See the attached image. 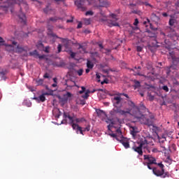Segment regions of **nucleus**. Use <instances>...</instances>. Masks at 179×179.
Segmentation results:
<instances>
[{
  "mask_svg": "<svg viewBox=\"0 0 179 179\" xmlns=\"http://www.w3.org/2000/svg\"><path fill=\"white\" fill-rule=\"evenodd\" d=\"M70 52H71L70 55H71V58H75V57L76 56V53L72 52V50L70 51Z\"/></svg>",
  "mask_w": 179,
  "mask_h": 179,
  "instance_id": "53",
  "label": "nucleus"
},
{
  "mask_svg": "<svg viewBox=\"0 0 179 179\" xmlns=\"http://www.w3.org/2000/svg\"><path fill=\"white\" fill-rule=\"evenodd\" d=\"M97 114H98L99 115H101V114H104V110H99L97 111Z\"/></svg>",
  "mask_w": 179,
  "mask_h": 179,
  "instance_id": "57",
  "label": "nucleus"
},
{
  "mask_svg": "<svg viewBox=\"0 0 179 179\" xmlns=\"http://www.w3.org/2000/svg\"><path fill=\"white\" fill-rule=\"evenodd\" d=\"M17 3L20 8V13L17 15V16L20 22L22 23H24V24H26V20H27L26 14L23 13V12L22 11V8H24L25 9H27L28 8L27 2H26V1L24 0H20Z\"/></svg>",
  "mask_w": 179,
  "mask_h": 179,
  "instance_id": "3",
  "label": "nucleus"
},
{
  "mask_svg": "<svg viewBox=\"0 0 179 179\" xmlns=\"http://www.w3.org/2000/svg\"><path fill=\"white\" fill-rule=\"evenodd\" d=\"M86 122V119H85V117L75 119V122H76V124H80V122Z\"/></svg>",
  "mask_w": 179,
  "mask_h": 179,
  "instance_id": "25",
  "label": "nucleus"
},
{
  "mask_svg": "<svg viewBox=\"0 0 179 179\" xmlns=\"http://www.w3.org/2000/svg\"><path fill=\"white\" fill-rule=\"evenodd\" d=\"M80 128H81V131L80 130H76V129H73L74 131H76V134H79V132H80V134H81V135H85L84 134H83V132H86V127H85V128H83L82 127H80Z\"/></svg>",
  "mask_w": 179,
  "mask_h": 179,
  "instance_id": "27",
  "label": "nucleus"
},
{
  "mask_svg": "<svg viewBox=\"0 0 179 179\" xmlns=\"http://www.w3.org/2000/svg\"><path fill=\"white\" fill-rule=\"evenodd\" d=\"M171 18L169 19V24L171 27H176V24H177V20L173 15H170Z\"/></svg>",
  "mask_w": 179,
  "mask_h": 179,
  "instance_id": "14",
  "label": "nucleus"
},
{
  "mask_svg": "<svg viewBox=\"0 0 179 179\" xmlns=\"http://www.w3.org/2000/svg\"><path fill=\"white\" fill-rule=\"evenodd\" d=\"M107 124H109V122H110V124L108 125V129L110 131V128L113 127V128H117L115 127V121L113 120H110L108 119V120H106Z\"/></svg>",
  "mask_w": 179,
  "mask_h": 179,
  "instance_id": "20",
  "label": "nucleus"
},
{
  "mask_svg": "<svg viewBox=\"0 0 179 179\" xmlns=\"http://www.w3.org/2000/svg\"><path fill=\"white\" fill-rule=\"evenodd\" d=\"M52 114L55 118H59V117H61L62 115L61 110H59V109H58V108L55 109L52 111Z\"/></svg>",
  "mask_w": 179,
  "mask_h": 179,
  "instance_id": "18",
  "label": "nucleus"
},
{
  "mask_svg": "<svg viewBox=\"0 0 179 179\" xmlns=\"http://www.w3.org/2000/svg\"><path fill=\"white\" fill-rule=\"evenodd\" d=\"M94 92H97V90H93L91 92H90V90H87L85 92V94L82 95V98L87 100V99L89 98V94H90V93H94Z\"/></svg>",
  "mask_w": 179,
  "mask_h": 179,
  "instance_id": "19",
  "label": "nucleus"
},
{
  "mask_svg": "<svg viewBox=\"0 0 179 179\" xmlns=\"http://www.w3.org/2000/svg\"><path fill=\"white\" fill-rule=\"evenodd\" d=\"M148 97L150 101H153V100H155V96L152 95L150 92H148Z\"/></svg>",
  "mask_w": 179,
  "mask_h": 179,
  "instance_id": "30",
  "label": "nucleus"
},
{
  "mask_svg": "<svg viewBox=\"0 0 179 179\" xmlns=\"http://www.w3.org/2000/svg\"><path fill=\"white\" fill-rule=\"evenodd\" d=\"M141 69H142V68H141V66H138V67H137V71H136L135 75H137L138 76H143V75H142V74L141 73Z\"/></svg>",
  "mask_w": 179,
  "mask_h": 179,
  "instance_id": "31",
  "label": "nucleus"
},
{
  "mask_svg": "<svg viewBox=\"0 0 179 179\" xmlns=\"http://www.w3.org/2000/svg\"><path fill=\"white\" fill-rule=\"evenodd\" d=\"M171 68H172L173 69H176V67H174V66H171L170 68L166 70V75H170V72H171V71L170 70Z\"/></svg>",
  "mask_w": 179,
  "mask_h": 179,
  "instance_id": "42",
  "label": "nucleus"
},
{
  "mask_svg": "<svg viewBox=\"0 0 179 179\" xmlns=\"http://www.w3.org/2000/svg\"><path fill=\"white\" fill-rule=\"evenodd\" d=\"M36 83H37L38 86H41V85H43V83H44V80H43V79L36 80Z\"/></svg>",
  "mask_w": 179,
  "mask_h": 179,
  "instance_id": "39",
  "label": "nucleus"
},
{
  "mask_svg": "<svg viewBox=\"0 0 179 179\" xmlns=\"http://www.w3.org/2000/svg\"><path fill=\"white\" fill-rule=\"evenodd\" d=\"M93 15H94V13L92 10H89L85 13V16H93Z\"/></svg>",
  "mask_w": 179,
  "mask_h": 179,
  "instance_id": "40",
  "label": "nucleus"
},
{
  "mask_svg": "<svg viewBox=\"0 0 179 179\" xmlns=\"http://www.w3.org/2000/svg\"><path fill=\"white\" fill-rule=\"evenodd\" d=\"M136 129H138V128H136V127H131V135H132V136H134V138H135V136H136V134H138V131H136Z\"/></svg>",
  "mask_w": 179,
  "mask_h": 179,
  "instance_id": "22",
  "label": "nucleus"
},
{
  "mask_svg": "<svg viewBox=\"0 0 179 179\" xmlns=\"http://www.w3.org/2000/svg\"><path fill=\"white\" fill-rule=\"evenodd\" d=\"M128 106H129L131 108H128L127 111L121 109H116L115 111V113H117V114H120V115H127V114H130V115L137 118L141 124H143L144 125H152L151 121L148 120L145 117H142V115L141 114V112H139V108H138V106L135 105L134 101L129 100Z\"/></svg>",
  "mask_w": 179,
  "mask_h": 179,
  "instance_id": "1",
  "label": "nucleus"
},
{
  "mask_svg": "<svg viewBox=\"0 0 179 179\" xmlns=\"http://www.w3.org/2000/svg\"><path fill=\"white\" fill-rule=\"evenodd\" d=\"M110 16L113 17V19H115L117 20V15L115 14L112 13Z\"/></svg>",
  "mask_w": 179,
  "mask_h": 179,
  "instance_id": "62",
  "label": "nucleus"
},
{
  "mask_svg": "<svg viewBox=\"0 0 179 179\" xmlns=\"http://www.w3.org/2000/svg\"><path fill=\"white\" fill-rule=\"evenodd\" d=\"M50 36L52 37H55L56 38H58V36H57V34H54V33H50Z\"/></svg>",
  "mask_w": 179,
  "mask_h": 179,
  "instance_id": "61",
  "label": "nucleus"
},
{
  "mask_svg": "<svg viewBox=\"0 0 179 179\" xmlns=\"http://www.w3.org/2000/svg\"><path fill=\"white\" fill-rule=\"evenodd\" d=\"M108 26L109 27H120V24H118V22H114L113 20H110V22H108Z\"/></svg>",
  "mask_w": 179,
  "mask_h": 179,
  "instance_id": "23",
  "label": "nucleus"
},
{
  "mask_svg": "<svg viewBox=\"0 0 179 179\" xmlns=\"http://www.w3.org/2000/svg\"><path fill=\"white\" fill-rule=\"evenodd\" d=\"M142 50H143V48H142V46L136 47V51H138V52H141Z\"/></svg>",
  "mask_w": 179,
  "mask_h": 179,
  "instance_id": "48",
  "label": "nucleus"
},
{
  "mask_svg": "<svg viewBox=\"0 0 179 179\" xmlns=\"http://www.w3.org/2000/svg\"><path fill=\"white\" fill-rule=\"evenodd\" d=\"M29 55L31 57H38V52H37V50H35L32 52H30Z\"/></svg>",
  "mask_w": 179,
  "mask_h": 179,
  "instance_id": "28",
  "label": "nucleus"
},
{
  "mask_svg": "<svg viewBox=\"0 0 179 179\" xmlns=\"http://www.w3.org/2000/svg\"><path fill=\"white\" fill-rule=\"evenodd\" d=\"M116 135L119 137L121 138L122 136V131H121V127H118L116 131Z\"/></svg>",
  "mask_w": 179,
  "mask_h": 179,
  "instance_id": "26",
  "label": "nucleus"
},
{
  "mask_svg": "<svg viewBox=\"0 0 179 179\" xmlns=\"http://www.w3.org/2000/svg\"><path fill=\"white\" fill-rule=\"evenodd\" d=\"M143 149L139 144L138 146L136 145H134L132 147V150H134V152H136L139 155V156H143V151L142 150Z\"/></svg>",
  "mask_w": 179,
  "mask_h": 179,
  "instance_id": "12",
  "label": "nucleus"
},
{
  "mask_svg": "<svg viewBox=\"0 0 179 179\" xmlns=\"http://www.w3.org/2000/svg\"><path fill=\"white\" fill-rule=\"evenodd\" d=\"M160 147L162 148V149L164 152V150H166V147H164L162 144H160Z\"/></svg>",
  "mask_w": 179,
  "mask_h": 179,
  "instance_id": "64",
  "label": "nucleus"
},
{
  "mask_svg": "<svg viewBox=\"0 0 179 179\" xmlns=\"http://www.w3.org/2000/svg\"><path fill=\"white\" fill-rule=\"evenodd\" d=\"M119 142H120V143L123 145L125 149H129V141H128V139H127V138H124V136H122L120 137Z\"/></svg>",
  "mask_w": 179,
  "mask_h": 179,
  "instance_id": "10",
  "label": "nucleus"
},
{
  "mask_svg": "<svg viewBox=\"0 0 179 179\" xmlns=\"http://www.w3.org/2000/svg\"><path fill=\"white\" fill-rule=\"evenodd\" d=\"M166 163H169V164H171V159H170V157H168L166 158V160L165 161Z\"/></svg>",
  "mask_w": 179,
  "mask_h": 179,
  "instance_id": "54",
  "label": "nucleus"
},
{
  "mask_svg": "<svg viewBox=\"0 0 179 179\" xmlns=\"http://www.w3.org/2000/svg\"><path fill=\"white\" fill-rule=\"evenodd\" d=\"M90 124H88L86 127H85V130H87V132H89V131H90Z\"/></svg>",
  "mask_w": 179,
  "mask_h": 179,
  "instance_id": "60",
  "label": "nucleus"
},
{
  "mask_svg": "<svg viewBox=\"0 0 179 179\" xmlns=\"http://www.w3.org/2000/svg\"><path fill=\"white\" fill-rule=\"evenodd\" d=\"M62 20V18H61V17H50V18L49 19V20H50V22H57V20Z\"/></svg>",
  "mask_w": 179,
  "mask_h": 179,
  "instance_id": "32",
  "label": "nucleus"
},
{
  "mask_svg": "<svg viewBox=\"0 0 179 179\" xmlns=\"http://www.w3.org/2000/svg\"><path fill=\"white\" fill-rule=\"evenodd\" d=\"M57 49H58V53L59 54V52H61L62 50V45H61V44H59L57 46Z\"/></svg>",
  "mask_w": 179,
  "mask_h": 179,
  "instance_id": "51",
  "label": "nucleus"
},
{
  "mask_svg": "<svg viewBox=\"0 0 179 179\" xmlns=\"http://www.w3.org/2000/svg\"><path fill=\"white\" fill-rule=\"evenodd\" d=\"M148 33L149 34V37H156L155 33H152L150 31H148Z\"/></svg>",
  "mask_w": 179,
  "mask_h": 179,
  "instance_id": "45",
  "label": "nucleus"
},
{
  "mask_svg": "<svg viewBox=\"0 0 179 179\" xmlns=\"http://www.w3.org/2000/svg\"><path fill=\"white\" fill-rule=\"evenodd\" d=\"M78 50H82L80 52L86 53V49L82 45H79Z\"/></svg>",
  "mask_w": 179,
  "mask_h": 179,
  "instance_id": "36",
  "label": "nucleus"
},
{
  "mask_svg": "<svg viewBox=\"0 0 179 179\" xmlns=\"http://www.w3.org/2000/svg\"><path fill=\"white\" fill-rule=\"evenodd\" d=\"M137 108H138L140 114H141V118H146L148 121L152 122L151 124H145V125H148V127H152L153 125V119L155 118V116H153V115H150V119H149L148 116L143 115L142 114L143 113H146V111H149V110L146 108V106H145V105H143V103H140V107L137 106Z\"/></svg>",
  "mask_w": 179,
  "mask_h": 179,
  "instance_id": "4",
  "label": "nucleus"
},
{
  "mask_svg": "<svg viewBox=\"0 0 179 179\" xmlns=\"http://www.w3.org/2000/svg\"><path fill=\"white\" fill-rule=\"evenodd\" d=\"M50 10H52V9L50 8L49 6H46V7L45 8H43V12L44 13H48V12H50Z\"/></svg>",
  "mask_w": 179,
  "mask_h": 179,
  "instance_id": "34",
  "label": "nucleus"
},
{
  "mask_svg": "<svg viewBox=\"0 0 179 179\" xmlns=\"http://www.w3.org/2000/svg\"><path fill=\"white\" fill-rule=\"evenodd\" d=\"M115 111H117V110L113 109V110H111L110 112V115H115V114H117V113H115Z\"/></svg>",
  "mask_w": 179,
  "mask_h": 179,
  "instance_id": "52",
  "label": "nucleus"
},
{
  "mask_svg": "<svg viewBox=\"0 0 179 179\" xmlns=\"http://www.w3.org/2000/svg\"><path fill=\"white\" fill-rule=\"evenodd\" d=\"M80 104H81V106H85V104H86V101L81 100L80 102Z\"/></svg>",
  "mask_w": 179,
  "mask_h": 179,
  "instance_id": "59",
  "label": "nucleus"
},
{
  "mask_svg": "<svg viewBox=\"0 0 179 179\" xmlns=\"http://www.w3.org/2000/svg\"><path fill=\"white\" fill-rule=\"evenodd\" d=\"M82 90L79 91V94H83V93H85V92H86V87H81Z\"/></svg>",
  "mask_w": 179,
  "mask_h": 179,
  "instance_id": "47",
  "label": "nucleus"
},
{
  "mask_svg": "<svg viewBox=\"0 0 179 179\" xmlns=\"http://www.w3.org/2000/svg\"><path fill=\"white\" fill-rule=\"evenodd\" d=\"M112 138H115L117 141H120L121 137H119L116 134H110Z\"/></svg>",
  "mask_w": 179,
  "mask_h": 179,
  "instance_id": "38",
  "label": "nucleus"
},
{
  "mask_svg": "<svg viewBox=\"0 0 179 179\" xmlns=\"http://www.w3.org/2000/svg\"><path fill=\"white\" fill-rule=\"evenodd\" d=\"M77 29H82V22H79L78 26H77Z\"/></svg>",
  "mask_w": 179,
  "mask_h": 179,
  "instance_id": "63",
  "label": "nucleus"
},
{
  "mask_svg": "<svg viewBox=\"0 0 179 179\" xmlns=\"http://www.w3.org/2000/svg\"><path fill=\"white\" fill-rule=\"evenodd\" d=\"M147 166L149 170H152L153 174L157 177H161L162 178L170 177V173L164 172V165L162 162L158 163L157 167H152V164L147 162Z\"/></svg>",
  "mask_w": 179,
  "mask_h": 179,
  "instance_id": "2",
  "label": "nucleus"
},
{
  "mask_svg": "<svg viewBox=\"0 0 179 179\" xmlns=\"http://www.w3.org/2000/svg\"><path fill=\"white\" fill-rule=\"evenodd\" d=\"M0 45H4L5 47H7V48H10V50H13V45H8L5 43V41L3 40V37L0 36Z\"/></svg>",
  "mask_w": 179,
  "mask_h": 179,
  "instance_id": "17",
  "label": "nucleus"
},
{
  "mask_svg": "<svg viewBox=\"0 0 179 179\" xmlns=\"http://www.w3.org/2000/svg\"><path fill=\"white\" fill-rule=\"evenodd\" d=\"M63 118H69V124L72 127L73 129H76L77 131H80L82 132L80 126H79V124L75 123V119H73V117L70 116L69 113L64 112L63 113Z\"/></svg>",
  "mask_w": 179,
  "mask_h": 179,
  "instance_id": "5",
  "label": "nucleus"
},
{
  "mask_svg": "<svg viewBox=\"0 0 179 179\" xmlns=\"http://www.w3.org/2000/svg\"><path fill=\"white\" fill-rule=\"evenodd\" d=\"M162 90H164V92H166V93L169 92V87H167V85H164L162 87Z\"/></svg>",
  "mask_w": 179,
  "mask_h": 179,
  "instance_id": "44",
  "label": "nucleus"
},
{
  "mask_svg": "<svg viewBox=\"0 0 179 179\" xmlns=\"http://www.w3.org/2000/svg\"><path fill=\"white\" fill-rule=\"evenodd\" d=\"M29 51H30L29 47L17 45L15 52H17V54H22V52H24L22 57H29Z\"/></svg>",
  "mask_w": 179,
  "mask_h": 179,
  "instance_id": "6",
  "label": "nucleus"
},
{
  "mask_svg": "<svg viewBox=\"0 0 179 179\" xmlns=\"http://www.w3.org/2000/svg\"><path fill=\"white\" fill-rule=\"evenodd\" d=\"M69 41H71V40L68 38L63 39V43H66V47H68V44H69Z\"/></svg>",
  "mask_w": 179,
  "mask_h": 179,
  "instance_id": "46",
  "label": "nucleus"
},
{
  "mask_svg": "<svg viewBox=\"0 0 179 179\" xmlns=\"http://www.w3.org/2000/svg\"><path fill=\"white\" fill-rule=\"evenodd\" d=\"M64 97H67V99H69V97H72V94H71L69 92H67L65 94H64Z\"/></svg>",
  "mask_w": 179,
  "mask_h": 179,
  "instance_id": "41",
  "label": "nucleus"
},
{
  "mask_svg": "<svg viewBox=\"0 0 179 179\" xmlns=\"http://www.w3.org/2000/svg\"><path fill=\"white\" fill-rule=\"evenodd\" d=\"M52 65L53 66H57V68H62L65 66V62L62 60H60L59 62H53Z\"/></svg>",
  "mask_w": 179,
  "mask_h": 179,
  "instance_id": "15",
  "label": "nucleus"
},
{
  "mask_svg": "<svg viewBox=\"0 0 179 179\" xmlns=\"http://www.w3.org/2000/svg\"><path fill=\"white\" fill-rule=\"evenodd\" d=\"M37 48L40 50L41 51H44V52H46L47 54L50 53V46H46L44 48V44L39 43L37 45Z\"/></svg>",
  "mask_w": 179,
  "mask_h": 179,
  "instance_id": "13",
  "label": "nucleus"
},
{
  "mask_svg": "<svg viewBox=\"0 0 179 179\" xmlns=\"http://www.w3.org/2000/svg\"><path fill=\"white\" fill-rule=\"evenodd\" d=\"M139 24V20H138L137 18L135 19L134 22V26H138V24Z\"/></svg>",
  "mask_w": 179,
  "mask_h": 179,
  "instance_id": "55",
  "label": "nucleus"
},
{
  "mask_svg": "<svg viewBox=\"0 0 179 179\" xmlns=\"http://www.w3.org/2000/svg\"><path fill=\"white\" fill-rule=\"evenodd\" d=\"M134 87V89H138V87H141V82L135 80Z\"/></svg>",
  "mask_w": 179,
  "mask_h": 179,
  "instance_id": "29",
  "label": "nucleus"
},
{
  "mask_svg": "<svg viewBox=\"0 0 179 179\" xmlns=\"http://www.w3.org/2000/svg\"><path fill=\"white\" fill-rule=\"evenodd\" d=\"M49 94H50L45 92L39 96V97L34 96L33 98V100H36V101H38V103H40V101H41V103H44V101H45V96H48Z\"/></svg>",
  "mask_w": 179,
  "mask_h": 179,
  "instance_id": "11",
  "label": "nucleus"
},
{
  "mask_svg": "<svg viewBox=\"0 0 179 179\" xmlns=\"http://www.w3.org/2000/svg\"><path fill=\"white\" fill-rule=\"evenodd\" d=\"M138 144L143 148V149H147L148 148V145H149V143H148V140H146L145 138L144 140H141L140 141V143H138Z\"/></svg>",
  "mask_w": 179,
  "mask_h": 179,
  "instance_id": "16",
  "label": "nucleus"
},
{
  "mask_svg": "<svg viewBox=\"0 0 179 179\" xmlns=\"http://www.w3.org/2000/svg\"><path fill=\"white\" fill-rule=\"evenodd\" d=\"M43 78H45V79H48V78H50L48 73H45L43 76Z\"/></svg>",
  "mask_w": 179,
  "mask_h": 179,
  "instance_id": "58",
  "label": "nucleus"
},
{
  "mask_svg": "<svg viewBox=\"0 0 179 179\" xmlns=\"http://www.w3.org/2000/svg\"><path fill=\"white\" fill-rule=\"evenodd\" d=\"M68 101V97L64 96L62 99V103H66Z\"/></svg>",
  "mask_w": 179,
  "mask_h": 179,
  "instance_id": "50",
  "label": "nucleus"
},
{
  "mask_svg": "<svg viewBox=\"0 0 179 179\" xmlns=\"http://www.w3.org/2000/svg\"><path fill=\"white\" fill-rule=\"evenodd\" d=\"M86 3V0H76L74 1V5L77 6V9L81 12H86L87 10V7L85 6Z\"/></svg>",
  "mask_w": 179,
  "mask_h": 179,
  "instance_id": "7",
  "label": "nucleus"
},
{
  "mask_svg": "<svg viewBox=\"0 0 179 179\" xmlns=\"http://www.w3.org/2000/svg\"><path fill=\"white\" fill-rule=\"evenodd\" d=\"M96 79H98L97 82L100 83V78H101L100 74L96 73Z\"/></svg>",
  "mask_w": 179,
  "mask_h": 179,
  "instance_id": "56",
  "label": "nucleus"
},
{
  "mask_svg": "<svg viewBox=\"0 0 179 179\" xmlns=\"http://www.w3.org/2000/svg\"><path fill=\"white\" fill-rule=\"evenodd\" d=\"M77 73L78 75V76H82V75H83V69H80L78 71H77Z\"/></svg>",
  "mask_w": 179,
  "mask_h": 179,
  "instance_id": "43",
  "label": "nucleus"
},
{
  "mask_svg": "<svg viewBox=\"0 0 179 179\" xmlns=\"http://www.w3.org/2000/svg\"><path fill=\"white\" fill-rule=\"evenodd\" d=\"M144 160H148V164H157V163L156 162V158L152 157V155H144Z\"/></svg>",
  "mask_w": 179,
  "mask_h": 179,
  "instance_id": "9",
  "label": "nucleus"
},
{
  "mask_svg": "<svg viewBox=\"0 0 179 179\" xmlns=\"http://www.w3.org/2000/svg\"><path fill=\"white\" fill-rule=\"evenodd\" d=\"M131 13H134V15H139L141 16V15H142V11L139 10H134L131 11Z\"/></svg>",
  "mask_w": 179,
  "mask_h": 179,
  "instance_id": "33",
  "label": "nucleus"
},
{
  "mask_svg": "<svg viewBox=\"0 0 179 179\" xmlns=\"http://www.w3.org/2000/svg\"><path fill=\"white\" fill-rule=\"evenodd\" d=\"M111 100L114 107H118V106H122V98H121V96H115L113 98H111Z\"/></svg>",
  "mask_w": 179,
  "mask_h": 179,
  "instance_id": "8",
  "label": "nucleus"
},
{
  "mask_svg": "<svg viewBox=\"0 0 179 179\" xmlns=\"http://www.w3.org/2000/svg\"><path fill=\"white\" fill-rule=\"evenodd\" d=\"M94 66V64H93V62L90 60H87V67L88 68V69H93Z\"/></svg>",
  "mask_w": 179,
  "mask_h": 179,
  "instance_id": "24",
  "label": "nucleus"
},
{
  "mask_svg": "<svg viewBox=\"0 0 179 179\" xmlns=\"http://www.w3.org/2000/svg\"><path fill=\"white\" fill-rule=\"evenodd\" d=\"M115 96H124V97H126L127 99H129V96L125 93H117L115 94Z\"/></svg>",
  "mask_w": 179,
  "mask_h": 179,
  "instance_id": "37",
  "label": "nucleus"
},
{
  "mask_svg": "<svg viewBox=\"0 0 179 179\" xmlns=\"http://www.w3.org/2000/svg\"><path fill=\"white\" fill-rule=\"evenodd\" d=\"M84 22H85V24L87 25V26H88V24H90V20H89V19H85L84 20Z\"/></svg>",
  "mask_w": 179,
  "mask_h": 179,
  "instance_id": "49",
  "label": "nucleus"
},
{
  "mask_svg": "<svg viewBox=\"0 0 179 179\" xmlns=\"http://www.w3.org/2000/svg\"><path fill=\"white\" fill-rule=\"evenodd\" d=\"M157 138L159 139V144H162V143H164L166 142V141H167L166 139H162V138H160V136H159V134H157Z\"/></svg>",
  "mask_w": 179,
  "mask_h": 179,
  "instance_id": "35",
  "label": "nucleus"
},
{
  "mask_svg": "<svg viewBox=\"0 0 179 179\" xmlns=\"http://www.w3.org/2000/svg\"><path fill=\"white\" fill-rule=\"evenodd\" d=\"M108 1L107 0H102L100 1L99 6L101 8H107V6H109Z\"/></svg>",
  "mask_w": 179,
  "mask_h": 179,
  "instance_id": "21",
  "label": "nucleus"
}]
</instances>
